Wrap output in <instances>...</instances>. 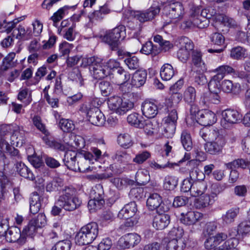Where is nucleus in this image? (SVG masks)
Instances as JSON below:
<instances>
[{"instance_id":"nucleus-1","label":"nucleus","mask_w":250,"mask_h":250,"mask_svg":"<svg viewBox=\"0 0 250 250\" xmlns=\"http://www.w3.org/2000/svg\"><path fill=\"white\" fill-rule=\"evenodd\" d=\"M215 14V9L213 7L205 9L197 7L192 11L190 20L184 21L182 26L184 29L190 28L196 26L203 29L208 27L209 20Z\"/></svg>"},{"instance_id":"nucleus-2","label":"nucleus","mask_w":250,"mask_h":250,"mask_svg":"<svg viewBox=\"0 0 250 250\" xmlns=\"http://www.w3.org/2000/svg\"><path fill=\"white\" fill-rule=\"evenodd\" d=\"M164 104L168 115L163 119V134L166 138H172L175 132L178 113L173 107L175 104L170 97L166 98Z\"/></svg>"},{"instance_id":"nucleus-3","label":"nucleus","mask_w":250,"mask_h":250,"mask_svg":"<svg viewBox=\"0 0 250 250\" xmlns=\"http://www.w3.org/2000/svg\"><path fill=\"white\" fill-rule=\"evenodd\" d=\"M55 204L66 211H73L78 208L82 202L75 196L76 190L72 186H65Z\"/></svg>"},{"instance_id":"nucleus-4","label":"nucleus","mask_w":250,"mask_h":250,"mask_svg":"<svg viewBox=\"0 0 250 250\" xmlns=\"http://www.w3.org/2000/svg\"><path fill=\"white\" fill-rule=\"evenodd\" d=\"M99 227L95 222L89 223L81 228L75 236V241L79 245H88L98 236Z\"/></svg>"},{"instance_id":"nucleus-5","label":"nucleus","mask_w":250,"mask_h":250,"mask_svg":"<svg viewBox=\"0 0 250 250\" xmlns=\"http://www.w3.org/2000/svg\"><path fill=\"white\" fill-rule=\"evenodd\" d=\"M208 139L212 141H208L204 144V147L206 152L211 155H216L222 152L226 144L225 138L220 135L219 130L212 128L209 130Z\"/></svg>"},{"instance_id":"nucleus-6","label":"nucleus","mask_w":250,"mask_h":250,"mask_svg":"<svg viewBox=\"0 0 250 250\" xmlns=\"http://www.w3.org/2000/svg\"><path fill=\"white\" fill-rule=\"evenodd\" d=\"M86 63L89 66V70L95 79H102L110 75V69L103 61L98 58L89 57L86 60Z\"/></svg>"},{"instance_id":"nucleus-7","label":"nucleus","mask_w":250,"mask_h":250,"mask_svg":"<svg viewBox=\"0 0 250 250\" xmlns=\"http://www.w3.org/2000/svg\"><path fill=\"white\" fill-rule=\"evenodd\" d=\"M108 108L113 112L123 115L134 107V103L127 100H123L119 96H112L107 101Z\"/></svg>"},{"instance_id":"nucleus-8","label":"nucleus","mask_w":250,"mask_h":250,"mask_svg":"<svg viewBox=\"0 0 250 250\" xmlns=\"http://www.w3.org/2000/svg\"><path fill=\"white\" fill-rule=\"evenodd\" d=\"M221 125L225 128L229 127L232 125L239 123L242 118V115L237 110L228 108L222 112Z\"/></svg>"},{"instance_id":"nucleus-9","label":"nucleus","mask_w":250,"mask_h":250,"mask_svg":"<svg viewBox=\"0 0 250 250\" xmlns=\"http://www.w3.org/2000/svg\"><path fill=\"white\" fill-rule=\"evenodd\" d=\"M180 47L177 52L178 58L182 62H186L194 48L192 42L188 37H182L179 39Z\"/></svg>"},{"instance_id":"nucleus-10","label":"nucleus","mask_w":250,"mask_h":250,"mask_svg":"<svg viewBox=\"0 0 250 250\" xmlns=\"http://www.w3.org/2000/svg\"><path fill=\"white\" fill-rule=\"evenodd\" d=\"M160 10L158 6L153 5L146 10L134 11L133 16L136 20L143 23L152 20L159 14Z\"/></svg>"},{"instance_id":"nucleus-11","label":"nucleus","mask_w":250,"mask_h":250,"mask_svg":"<svg viewBox=\"0 0 250 250\" xmlns=\"http://www.w3.org/2000/svg\"><path fill=\"white\" fill-rule=\"evenodd\" d=\"M141 239L140 236L136 233H127L119 238L118 246L123 250L133 248L140 242Z\"/></svg>"},{"instance_id":"nucleus-12","label":"nucleus","mask_w":250,"mask_h":250,"mask_svg":"<svg viewBox=\"0 0 250 250\" xmlns=\"http://www.w3.org/2000/svg\"><path fill=\"white\" fill-rule=\"evenodd\" d=\"M76 157L77 153L75 151L72 150L66 151L64 158L63 159V161L64 163V165L67 167L68 168L72 170L76 171L77 167H78L79 171L81 172H85L88 171L90 169V167L85 168L81 167L79 166H77L78 165V164H77V165L76 164ZM77 163H79V162Z\"/></svg>"},{"instance_id":"nucleus-13","label":"nucleus","mask_w":250,"mask_h":250,"mask_svg":"<svg viewBox=\"0 0 250 250\" xmlns=\"http://www.w3.org/2000/svg\"><path fill=\"white\" fill-rule=\"evenodd\" d=\"M113 64V78L117 84L121 83L127 82L130 78V74L125 71L122 67L119 66V63L114 61L110 60L109 64Z\"/></svg>"},{"instance_id":"nucleus-14","label":"nucleus","mask_w":250,"mask_h":250,"mask_svg":"<svg viewBox=\"0 0 250 250\" xmlns=\"http://www.w3.org/2000/svg\"><path fill=\"white\" fill-rule=\"evenodd\" d=\"M87 116L89 121L92 124L97 126H102L105 122L104 115L98 108L96 107L88 110Z\"/></svg>"},{"instance_id":"nucleus-15","label":"nucleus","mask_w":250,"mask_h":250,"mask_svg":"<svg viewBox=\"0 0 250 250\" xmlns=\"http://www.w3.org/2000/svg\"><path fill=\"white\" fill-rule=\"evenodd\" d=\"M5 238L9 242H17L20 245L25 243V238L24 236H22L20 229L16 226L11 227L9 229Z\"/></svg>"},{"instance_id":"nucleus-16","label":"nucleus","mask_w":250,"mask_h":250,"mask_svg":"<svg viewBox=\"0 0 250 250\" xmlns=\"http://www.w3.org/2000/svg\"><path fill=\"white\" fill-rule=\"evenodd\" d=\"M198 122L203 126L210 125L217 121L215 114L210 110H201L198 113Z\"/></svg>"},{"instance_id":"nucleus-17","label":"nucleus","mask_w":250,"mask_h":250,"mask_svg":"<svg viewBox=\"0 0 250 250\" xmlns=\"http://www.w3.org/2000/svg\"><path fill=\"white\" fill-rule=\"evenodd\" d=\"M220 90L210 91L205 93L201 96L200 103L203 105L209 107L212 104H218L220 102V97L218 95V92Z\"/></svg>"},{"instance_id":"nucleus-18","label":"nucleus","mask_w":250,"mask_h":250,"mask_svg":"<svg viewBox=\"0 0 250 250\" xmlns=\"http://www.w3.org/2000/svg\"><path fill=\"white\" fill-rule=\"evenodd\" d=\"M167 14L171 19H177L184 13V8L181 3L176 2L165 7Z\"/></svg>"},{"instance_id":"nucleus-19","label":"nucleus","mask_w":250,"mask_h":250,"mask_svg":"<svg viewBox=\"0 0 250 250\" xmlns=\"http://www.w3.org/2000/svg\"><path fill=\"white\" fill-rule=\"evenodd\" d=\"M137 208L136 203L131 202L124 207L118 214V217L122 219H128L134 216L137 212Z\"/></svg>"},{"instance_id":"nucleus-20","label":"nucleus","mask_w":250,"mask_h":250,"mask_svg":"<svg viewBox=\"0 0 250 250\" xmlns=\"http://www.w3.org/2000/svg\"><path fill=\"white\" fill-rule=\"evenodd\" d=\"M170 221L168 214H157L153 217L152 226L157 230H162L168 226Z\"/></svg>"},{"instance_id":"nucleus-21","label":"nucleus","mask_w":250,"mask_h":250,"mask_svg":"<svg viewBox=\"0 0 250 250\" xmlns=\"http://www.w3.org/2000/svg\"><path fill=\"white\" fill-rule=\"evenodd\" d=\"M181 215L182 216L181 218V222L187 225H193L203 217L202 213L193 211H188L185 215L182 213Z\"/></svg>"},{"instance_id":"nucleus-22","label":"nucleus","mask_w":250,"mask_h":250,"mask_svg":"<svg viewBox=\"0 0 250 250\" xmlns=\"http://www.w3.org/2000/svg\"><path fill=\"white\" fill-rule=\"evenodd\" d=\"M221 88L225 93L233 94H238L241 90L240 83H233L231 81L229 80H225L222 82Z\"/></svg>"},{"instance_id":"nucleus-23","label":"nucleus","mask_w":250,"mask_h":250,"mask_svg":"<svg viewBox=\"0 0 250 250\" xmlns=\"http://www.w3.org/2000/svg\"><path fill=\"white\" fill-rule=\"evenodd\" d=\"M142 111L147 118H153L158 113V107L154 103L146 101L142 104Z\"/></svg>"},{"instance_id":"nucleus-24","label":"nucleus","mask_w":250,"mask_h":250,"mask_svg":"<svg viewBox=\"0 0 250 250\" xmlns=\"http://www.w3.org/2000/svg\"><path fill=\"white\" fill-rule=\"evenodd\" d=\"M147 78V72L146 70H138L133 75L131 81V85L136 87L143 85Z\"/></svg>"},{"instance_id":"nucleus-25","label":"nucleus","mask_w":250,"mask_h":250,"mask_svg":"<svg viewBox=\"0 0 250 250\" xmlns=\"http://www.w3.org/2000/svg\"><path fill=\"white\" fill-rule=\"evenodd\" d=\"M207 187V184L204 181H195L193 182L190 195L193 197L202 196L205 193Z\"/></svg>"},{"instance_id":"nucleus-26","label":"nucleus","mask_w":250,"mask_h":250,"mask_svg":"<svg viewBox=\"0 0 250 250\" xmlns=\"http://www.w3.org/2000/svg\"><path fill=\"white\" fill-rule=\"evenodd\" d=\"M110 9L107 6L104 4L100 7V9L98 10L94 11L90 16L89 19L92 22L94 21H102L105 16L110 13Z\"/></svg>"},{"instance_id":"nucleus-27","label":"nucleus","mask_w":250,"mask_h":250,"mask_svg":"<svg viewBox=\"0 0 250 250\" xmlns=\"http://www.w3.org/2000/svg\"><path fill=\"white\" fill-rule=\"evenodd\" d=\"M91 152L82 150L80 154L85 160H88L90 163L93 164L94 161H97L101 156V151L96 147L91 148Z\"/></svg>"},{"instance_id":"nucleus-28","label":"nucleus","mask_w":250,"mask_h":250,"mask_svg":"<svg viewBox=\"0 0 250 250\" xmlns=\"http://www.w3.org/2000/svg\"><path fill=\"white\" fill-rule=\"evenodd\" d=\"M16 169L18 173L22 177L33 181L35 177L31 170L23 163L18 162L16 164Z\"/></svg>"},{"instance_id":"nucleus-29","label":"nucleus","mask_w":250,"mask_h":250,"mask_svg":"<svg viewBox=\"0 0 250 250\" xmlns=\"http://www.w3.org/2000/svg\"><path fill=\"white\" fill-rule=\"evenodd\" d=\"M143 126L140 128H143L145 132L149 135H152L155 132L157 131L159 125L155 120L147 119L142 122Z\"/></svg>"},{"instance_id":"nucleus-30","label":"nucleus","mask_w":250,"mask_h":250,"mask_svg":"<svg viewBox=\"0 0 250 250\" xmlns=\"http://www.w3.org/2000/svg\"><path fill=\"white\" fill-rule=\"evenodd\" d=\"M42 201L43 198L37 192L33 193L30 199V211L31 213L35 214L39 212Z\"/></svg>"},{"instance_id":"nucleus-31","label":"nucleus","mask_w":250,"mask_h":250,"mask_svg":"<svg viewBox=\"0 0 250 250\" xmlns=\"http://www.w3.org/2000/svg\"><path fill=\"white\" fill-rule=\"evenodd\" d=\"M140 52L146 55L156 56L160 53V48L154 45L152 42L148 41L142 45Z\"/></svg>"},{"instance_id":"nucleus-32","label":"nucleus","mask_w":250,"mask_h":250,"mask_svg":"<svg viewBox=\"0 0 250 250\" xmlns=\"http://www.w3.org/2000/svg\"><path fill=\"white\" fill-rule=\"evenodd\" d=\"M239 213V209L238 208H232L229 209L222 216L223 224L228 225L234 222Z\"/></svg>"},{"instance_id":"nucleus-33","label":"nucleus","mask_w":250,"mask_h":250,"mask_svg":"<svg viewBox=\"0 0 250 250\" xmlns=\"http://www.w3.org/2000/svg\"><path fill=\"white\" fill-rule=\"evenodd\" d=\"M216 196V195L215 194H213L212 195H202L201 197L196 200L195 205L198 208L206 207L214 203L215 201L214 198Z\"/></svg>"},{"instance_id":"nucleus-34","label":"nucleus","mask_w":250,"mask_h":250,"mask_svg":"<svg viewBox=\"0 0 250 250\" xmlns=\"http://www.w3.org/2000/svg\"><path fill=\"white\" fill-rule=\"evenodd\" d=\"M229 56L233 60L244 59L247 56V50L240 46L233 47L230 50Z\"/></svg>"},{"instance_id":"nucleus-35","label":"nucleus","mask_w":250,"mask_h":250,"mask_svg":"<svg viewBox=\"0 0 250 250\" xmlns=\"http://www.w3.org/2000/svg\"><path fill=\"white\" fill-rule=\"evenodd\" d=\"M63 185V181L60 178L56 177L47 182L45 189L47 192H53L60 190Z\"/></svg>"},{"instance_id":"nucleus-36","label":"nucleus","mask_w":250,"mask_h":250,"mask_svg":"<svg viewBox=\"0 0 250 250\" xmlns=\"http://www.w3.org/2000/svg\"><path fill=\"white\" fill-rule=\"evenodd\" d=\"M175 75V71L173 66L169 63L164 64L160 70V76L162 80L168 81L172 79Z\"/></svg>"},{"instance_id":"nucleus-37","label":"nucleus","mask_w":250,"mask_h":250,"mask_svg":"<svg viewBox=\"0 0 250 250\" xmlns=\"http://www.w3.org/2000/svg\"><path fill=\"white\" fill-rule=\"evenodd\" d=\"M216 74L213 76L208 84V89L210 91L220 90L221 80L224 77L218 72H215Z\"/></svg>"},{"instance_id":"nucleus-38","label":"nucleus","mask_w":250,"mask_h":250,"mask_svg":"<svg viewBox=\"0 0 250 250\" xmlns=\"http://www.w3.org/2000/svg\"><path fill=\"white\" fill-rule=\"evenodd\" d=\"M186 244L183 239H172L167 242L166 247V250H183Z\"/></svg>"},{"instance_id":"nucleus-39","label":"nucleus","mask_w":250,"mask_h":250,"mask_svg":"<svg viewBox=\"0 0 250 250\" xmlns=\"http://www.w3.org/2000/svg\"><path fill=\"white\" fill-rule=\"evenodd\" d=\"M250 161L246 160L243 159H237L231 162L225 164L228 169H236L241 168L243 169L247 167L249 168Z\"/></svg>"},{"instance_id":"nucleus-40","label":"nucleus","mask_w":250,"mask_h":250,"mask_svg":"<svg viewBox=\"0 0 250 250\" xmlns=\"http://www.w3.org/2000/svg\"><path fill=\"white\" fill-rule=\"evenodd\" d=\"M111 30L107 31L103 37V41L108 44L112 50H116L118 48L119 42L117 39L114 38Z\"/></svg>"},{"instance_id":"nucleus-41","label":"nucleus","mask_w":250,"mask_h":250,"mask_svg":"<svg viewBox=\"0 0 250 250\" xmlns=\"http://www.w3.org/2000/svg\"><path fill=\"white\" fill-rule=\"evenodd\" d=\"M161 197L157 193L151 194L146 201V205L149 209L155 210L162 202Z\"/></svg>"},{"instance_id":"nucleus-42","label":"nucleus","mask_w":250,"mask_h":250,"mask_svg":"<svg viewBox=\"0 0 250 250\" xmlns=\"http://www.w3.org/2000/svg\"><path fill=\"white\" fill-rule=\"evenodd\" d=\"M16 30L18 31L16 36L17 39L28 40L32 37V32L31 28L27 27L25 29L24 27L19 25L18 28L14 31L13 34L15 32Z\"/></svg>"},{"instance_id":"nucleus-43","label":"nucleus","mask_w":250,"mask_h":250,"mask_svg":"<svg viewBox=\"0 0 250 250\" xmlns=\"http://www.w3.org/2000/svg\"><path fill=\"white\" fill-rule=\"evenodd\" d=\"M18 99L22 102L25 105L29 104L32 100L31 91L27 88L21 89L18 95Z\"/></svg>"},{"instance_id":"nucleus-44","label":"nucleus","mask_w":250,"mask_h":250,"mask_svg":"<svg viewBox=\"0 0 250 250\" xmlns=\"http://www.w3.org/2000/svg\"><path fill=\"white\" fill-rule=\"evenodd\" d=\"M117 141L120 146L125 148H128L133 144V142L130 135L125 133L120 134L118 136Z\"/></svg>"},{"instance_id":"nucleus-45","label":"nucleus","mask_w":250,"mask_h":250,"mask_svg":"<svg viewBox=\"0 0 250 250\" xmlns=\"http://www.w3.org/2000/svg\"><path fill=\"white\" fill-rule=\"evenodd\" d=\"M150 180L148 171L146 169L138 170L135 176V181L138 185H145Z\"/></svg>"},{"instance_id":"nucleus-46","label":"nucleus","mask_w":250,"mask_h":250,"mask_svg":"<svg viewBox=\"0 0 250 250\" xmlns=\"http://www.w3.org/2000/svg\"><path fill=\"white\" fill-rule=\"evenodd\" d=\"M239 243V240L235 238H230L226 241L223 245L215 248V250H232L238 249L237 247Z\"/></svg>"},{"instance_id":"nucleus-47","label":"nucleus","mask_w":250,"mask_h":250,"mask_svg":"<svg viewBox=\"0 0 250 250\" xmlns=\"http://www.w3.org/2000/svg\"><path fill=\"white\" fill-rule=\"evenodd\" d=\"M213 71L218 72L224 78L226 75H232L234 77H237L236 73L239 71H235L233 68L229 65H222L217 67Z\"/></svg>"},{"instance_id":"nucleus-48","label":"nucleus","mask_w":250,"mask_h":250,"mask_svg":"<svg viewBox=\"0 0 250 250\" xmlns=\"http://www.w3.org/2000/svg\"><path fill=\"white\" fill-rule=\"evenodd\" d=\"M181 142L187 151H190L192 148V142L190 133L187 130L182 131L181 135Z\"/></svg>"},{"instance_id":"nucleus-49","label":"nucleus","mask_w":250,"mask_h":250,"mask_svg":"<svg viewBox=\"0 0 250 250\" xmlns=\"http://www.w3.org/2000/svg\"><path fill=\"white\" fill-rule=\"evenodd\" d=\"M11 143L13 145L18 144L23 141V132L20 130L19 127L15 125L14 128L10 136Z\"/></svg>"},{"instance_id":"nucleus-50","label":"nucleus","mask_w":250,"mask_h":250,"mask_svg":"<svg viewBox=\"0 0 250 250\" xmlns=\"http://www.w3.org/2000/svg\"><path fill=\"white\" fill-rule=\"evenodd\" d=\"M196 92L195 88L191 86H188L184 93V100L188 104L194 103L196 100Z\"/></svg>"},{"instance_id":"nucleus-51","label":"nucleus","mask_w":250,"mask_h":250,"mask_svg":"<svg viewBox=\"0 0 250 250\" xmlns=\"http://www.w3.org/2000/svg\"><path fill=\"white\" fill-rule=\"evenodd\" d=\"M202 54L200 51L193 50L192 51L191 58L192 63L197 67H201L202 70L205 68V63L202 60Z\"/></svg>"},{"instance_id":"nucleus-52","label":"nucleus","mask_w":250,"mask_h":250,"mask_svg":"<svg viewBox=\"0 0 250 250\" xmlns=\"http://www.w3.org/2000/svg\"><path fill=\"white\" fill-rule=\"evenodd\" d=\"M178 185V179L172 176L167 175L164 180V188L168 190H173Z\"/></svg>"},{"instance_id":"nucleus-53","label":"nucleus","mask_w":250,"mask_h":250,"mask_svg":"<svg viewBox=\"0 0 250 250\" xmlns=\"http://www.w3.org/2000/svg\"><path fill=\"white\" fill-rule=\"evenodd\" d=\"M42 139L47 146L55 150L63 151L67 149L65 145L55 140H50L46 136L43 137Z\"/></svg>"},{"instance_id":"nucleus-54","label":"nucleus","mask_w":250,"mask_h":250,"mask_svg":"<svg viewBox=\"0 0 250 250\" xmlns=\"http://www.w3.org/2000/svg\"><path fill=\"white\" fill-rule=\"evenodd\" d=\"M212 18H213L216 21L223 23L225 26H230L234 24V20L226 15L220 14H217L215 10V14Z\"/></svg>"},{"instance_id":"nucleus-55","label":"nucleus","mask_w":250,"mask_h":250,"mask_svg":"<svg viewBox=\"0 0 250 250\" xmlns=\"http://www.w3.org/2000/svg\"><path fill=\"white\" fill-rule=\"evenodd\" d=\"M124 62L130 69L135 70L139 67V59L136 56H132L131 54L127 56L126 58H125Z\"/></svg>"},{"instance_id":"nucleus-56","label":"nucleus","mask_w":250,"mask_h":250,"mask_svg":"<svg viewBox=\"0 0 250 250\" xmlns=\"http://www.w3.org/2000/svg\"><path fill=\"white\" fill-rule=\"evenodd\" d=\"M38 228L30 221L28 224L25 226L21 231L22 236L25 238L26 242V237L27 236L32 237L37 231Z\"/></svg>"},{"instance_id":"nucleus-57","label":"nucleus","mask_w":250,"mask_h":250,"mask_svg":"<svg viewBox=\"0 0 250 250\" xmlns=\"http://www.w3.org/2000/svg\"><path fill=\"white\" fill-rule=\"evenodd\" d=\"M89 196L90 198L104 199L103 186L100 184L96 185L91 190Z\"/></svg>"},{"instance_id":"nucleus-58","label":"nucleus","mask_w":250,"mask_h":250,"mask_svg":"<svg viewBox=\"0 0 250 250\" xmlns=\"http://www.w3.org/2000/svg\"><path fill=\"white\" fill-rule=\"evenodd\" d=\"M209 39L211 43L215 45L221 46L225 43V37L221 33H213L209 36Z\"/></svg>"},{"instance_id":"nucleus-59","label":"nucleus","mask_w":250,"mask_h":250,"mask_svg":"<svg viewBox=\"0 0 250 250\" xmlns=\"http://www.w3.org/2000/svg\"><path fill=\"white\" fill-rule=\"evenodd\" d=\"M142 117L136 113H133L127 116V121L128 123L134 126L139 127L143 126L142 122L143 120H141Z\"/></svg>"},{"instance_id":"nucleus-60","label":"nucleus","mask_w":250,"mask_h":250,"mask_svg":"<svg viewBox=\"0 0 250 250\" xmlns=\"http://www.w3.org/2000/svg\"><path fill=\"white\" fill-rule=\"evenodd\" d=\"M101 93L104 96H107L110 95L112 91L113 87L109 82L107 81H102L98 84Z\"/></svg>"},{"instance_id":"nucleus-61","label":"nucleus","mask_w":250,"mask_h":250,"mask_svg":"<svg viewBox=\"0 0 250 250\" xmlns=\"http://www.w3.org/2000/svg\"><path fill=\"white\" fill-rule=\"evenodd\" d=\"M18 22L19 21H17L16 22L14 21L7 22L5 20L2 22L0 21V32L10 33Z\"/></svg>"},{"instance_id":"nucleus-62","label":"nucleus","mask_w":250,"mask_h":250,"mask_svg":"<svg viewBox=\"0 0 250 250\" xmlns=\"http://www.w3.org/2000/svg\"><path fill=\"white\" fill-rule=\"evenodd\" d=\"M72 246L70 240L68 239L59 241L52 248L51 250H70Z\"/></svg>"},{"instance_id":"nucleus-63","label":"nucleus","mask_w":250,"mask_h":250,"mask_svg":"<svg viewBox=\"0 0 250 250\" xmlns=\"http://www.w3.org/2000/svg\"><path fill=\"white\" fill-rule=\"evenodd\" d=\"M184 233V231L182 228L180 227H174L169 231L168 233V237L169 239H182V237Z\"/></svg>"},{"instance_id":"nucleus-64","label":"nucleus","mask_w":250,"mask_h":250,"mask_svg":"<svg viewBox=\"0 0 250 250\" xmlns=\"http://www.w3.org/2000/svg\"><path fill=\"white\" fill-rule=\"evenodd\" d=\"M115 36V39L119 40H124L126 36L125 27L124 25H120L111 30Z\"/></svg>"}]
</instances>
